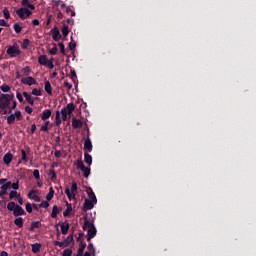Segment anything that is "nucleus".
<instances>
[{
  "label": "nucleus",
  "instance_id": "obj_1",
  "mask_svg": "<svg viewBox=\"0 0 256 256\" xmlns=\"http://www.w3.org/2000/svg\"><path fill=\"white\" fill-rule=\"evenodd\" d=\"M86 193L89 197V199H85L83 209L84 211H90V209H93L95 205L97 204V196H95V192L91 188H88L86 190Z\"/></svg>",
  "mask_w": 256,
  "mask_h": 256
},
{
  "label": "nucleus",
  "instance_id": "obj_2",
  "mask_svg": "<svg viewBox=\"0 0 256 256\" xmlns=\"http://www.w3.org/2000/svg\"><path fill=\"white\" fill-rule=\"evenodd\" d=\"M15 99V94L13 92L2 94L0 96V111H5V109H9V105H11V101Z\"/></svg>",
  "mask_w": 256,
  "mask_h": 256
},
{
  "label": "nucleus",
  "instance_id": "obj_3",
  "mask_svg": "<svg viewBox=\"0 0 256 256\" xmlns=\"http://www.w3.org/2000/svg\"><path fill=\"white\" fill-rule=\"evenodd\" d=\"M83 229L88 233V241H91L97 235V229L91 220L85 219Z\"/></svg>",
  "mask_w": 256,
  "mask_h": 256
},
{
  "label": "nucleus",
  "instance_id": "obj_4",
  "mask_svg": "<svg viewBox=\"0 0 256 256\" xmlns=\"http://www.w3.org/2000/svg\"><path fill=\"white\" fill-rule=\"evenodd\" d=\"M73 111H75V104H67V106L61 110L62 121H67V115H71Z\"/></svg>",
  "mask_w": 256,
  "mask_h": 256
},
{
  "label": "nucleus",
  "instance_id": "obj_5",
  "mask_svg": "<svg viewBox=\"0 0 256 256\" xmlns=\"http://www.w3.org/2000/svg\"><path fill=\"white\" fill-rule=\"evenodd\" d=\"M6 53L9 55V57H19L21 54V50H19V44L14 43L12 46H9L6 50Z\"/></svg>",
  "mask_w": 256,
  "mask_h": 256
},
{
  "label": "nucleus",
  "instance_id": "obj_6",
  "mask_svg": "<svg viewBox=\"0 0 256 256\" xmlns=\"http://www.w3.org/2000/svg\"><path fill=\"white\" fill-rule=\"evenodd\" d=\"M76 167L77 169H80V171H82L85 178L91 175V169L89 167H86V165L83 163V160H77Z\"/></svg>",
  "mask_w": 256,
  "mask_h": 256
},
{
  "label": "nucleus",
  "instance_id": "obj_7",
  "mask_svg": "<svg viewBox=\"0 0 256 256\" xmlns=\"http://www.w3.org/2000/svg\"><path fill=\"white\" fill-rule=\"evenodd\" d=\"M32 13L33 12H31L29 10V8H25V7H21L20 9H18L16 11V15H18V17H20L23 20L29 19V17H31Z\"/></svg>",
  "mask_w": 256,
  "mask_h": 256
},
{
  "label": "nucleus",
  "instance_id": "obj_8",
  "mask_svg": "<svg viewBox=\"0 0 256 256\" xmlns=\"http://www.w3.org/2000/svg\"><path fill=\"white\" fill-rule=\"evenodd\" d=\"M75 193H77V183L72 182L71 189L65 188V194L67 195L68 199L71 201L75 199Z\"/></svg>",
  "mask_w": 256,
  "mask_h": 256
},
{
  "label": "nucleus",
  "instance_id": "obj_9",
  "mask_svg": "<svg viewBox=\"0 0 256 256\" xmlns=\"http://www.w3.org/2000/svg\"><path fill=\"white\" fill-rule=\"evenodd\" d=\"M21 83H23V85H28L29 87H31V85H37V80H35V78L28 76V77H23L21 79Z\"/></svg>",
  "mask_w": 256,
  "mask_h": 256
},
{
  "label": "nucleus",
  "instance_id": "obj_10",
  "mask_svg": "<svg viewBox=\"0 0 256 256\" xmlns=\"http://www.w3.org/2000/svg\"><path fill=\"white\" fill-rule=\"evenodd\" d=\"M52 39L54 41H59L61 39V33L57 27L51 29Z\"/></svg>",
  "mask_w": 256,
  "mask_h": 256
},
{
  "label": "nucleus",
  "instance_id": "obj_11",
  "mask_svg": "<svg viewBox=\"0 0 256 256\" xmlns=\"http://www.w3.org/2000/svg\"><path fill=\"white\" fill-rule=\"evenodd\" d=\"M84 149L88 153H91L93 151V144L91 143V139L90 138H86V140L84 142Z\"/></svg>",
  "mask_w": 256,
  "mask_h": 256
},
{
  "label": "nucleus",
  "instance_id": "obj_12",
  "mask_svg": "<svg viewBox=\"0 0 256 256\" xmlns=\"http://www.w3.org/2000/svg\"><path fill=\"white\" fill-rule=\"evenodd\" d=\"M72 127L73 129H81L83 127V121L77 118L72 119Z\"/></svg>",
  "mask_w": 256,
  "mask_h": 256
},
{
  "label": "nucleus",
  "instance_id": "obj_13",
  "mask_svg": "<svg viewBox=\"0 0 256 256\" xmlns=\"http://www.w3.org/2000/svg\"><path fill=\"white\" fill-rule=\"evenodd\" d=\"M13 161V154L11 152H8L3 157V163L4 165H9Z\"/></svg>",
  "mask_w": 256,
  "mask_h": 256
},
{
  "label": "nucleus",
  "instance_id": "obj_14",
  "mask_svg": "<svg viewBox=\"0 0 256 256\" xmlns=\"http://www.w3.org/2000/svg\"><path fill=\"white\" fill-rule=\"evenodd\" d=\"M28 197L35 201L36 203L41 202V197L35 193V190H32L28 193Z\"/></svg>",
  "mask_w": 256,
  "mask_h": 256
},
{
  "label": "nucleus",
  "instance_id": "obj_15",
  "mask_svg": "<svg viewBox=\"0 0 256 256\" xmlns=\"http://www.w3.org/2000/svg\"><path fill=\"white\" fill-rule=\"evenodd\" d=\"M10 187H11V182H7L6 184H3L0 190V197H3V195H6L7 189H9Z\"/></svg>",
  "mask_w": 256,
  "mask_h": 256
},
{
  "label": "nucleus",
  "instance_id": "obj_16",
  "mask_svg": "<svg viewBox=\"0 0 256 256\" xmlns=\"http://www.w3.org/2000/svg\"><path fill=\"white\" fill-rule=\"evenodd\" d=\"M14 215L15 217H19L20 215H25V210H23V207L16 205L14 208Z\"/></svg>",
  "mask_w": 256,
  "mask_h": 256
},
{
  "label": "nucleus",
  "instance_id": "obj_17",
  "mask_svg": "<svg viewBox=\"0 0 256 256\" xmlns=\"http://www.w3.org/2000/svg\"><path fill=\"white\" fill-rule=\"evenodd\" d=\"M21 3L26 9H31L32 11H35V5L31 4L29 0H22Z\"/></svg>",
  "mask_w": 256,
  "mask_h": 256
},
{
  "label": "nucleus",
  "instance_id": "obj_18",
  "mask_svg": "<svg viewBox=\"0 0 256 256\" xmlns=\"http://www.w3.org/2000/svg\"><path fill=\"white\" fill-rule=\"evenodd\" d=\"M49 60H47V55H41L38 57L39 65H43L44 67L47 66Z\"/></svg>",
  "mask_w": 256,
  "mask_h": 256
},
{
  "label": "nucleus",
  "instance_id": "obj_19",
  "mask_svg": "<svg viewBox=\"0 0 256 256\" xmlns=\"http://www.w3.org/2000/svg\"><path fill=\"white\" fill-rule=\"evenodd\" d=\"M91 255L95 256V248L93 247V244H89L88 245V252H86L84 255L82 253L81 256H91Z\"/></svg>",
  "mask_w": 256,
  "mask_h": 256
},
{
  "label": "nucleus",
  "instance_id": "obj_20",
  "mask_svg": "<svg viewBox=\"0 0 256 256\" xmlns=\"http://www.w3.org/2000/svg\"><path fill=\"white\" fill-rule=\"evenodd\" d=\"M49 117H51V110L49 109L44 110L41 116L42 121H48L47 119H49Z\"/></svg>",
  "mask_w": 256,
  "mask_h": 256
},
{
  "label": "nucleus",
  "instance_id": "obj_21",
  "mask_svg": "<svg viewBox=\"0 0 256 256\" xmlns=\"http://www.w3.org/2000/svg\"><path fill=\"white\" fill-rule=\"evenodd\" d=\"M61 232H62V235H67V233H69V223L68 222L61 224Z\"/></svg>",
  "mask_w": 256,
  "mask_h": 256
},
{
  "label": "nucleus",
  "instance_id": "obj_22",
  "mask_svg": "<svg viewBox=\"0 0 256 256\" xmlns=\"http://www.w3.org/2000/svg\"><path fill=\"white\" fill-rule=\"evenodd\" d=\"M84 161L87 165L91 166L93 163V157L89 153L84 154Z\"/></svg>",
  "mask_w": 256,
  "mask_h": 256
},
{
  "label": "nucleus",
  "instance_id": "obj_23",
  "mask_svg": "<svg viewBox=\"0 0 256 256\" xmlns=\"http://www.w3.org/2000/svg\"><path fill=\"white\" fill-rule=\"evenodd\" d=\"M23 95H24L26 101H28L30 103V105H33L35 103V98H33V96H31V94H29L27 92H23Z\"/></svg>",
  "mask_w": 256,
  "mask_h": 256
},
{
  "label": "nucleus",
  "instance_id": "obj_24",
  "mask_svg": "<svg viewBox=\"0 0 256 256\" xmlns=\"http://www.w3.org/2000/svg\"><path fill=\"white\" fill-rule=\"evenodd\" d=\"M44 90L46 91V93H48V95H52L53 94V90L51 88V82H49V81L45 82Z\"/></svg>",
  "mask_w": 256,
  "mask_h": 256
},
{
  "label": "nucleus",
  "instance_id": "obj_25",
  "mask_svg": "<svg viewBox=\"0 0 256 256\" xmlns=\"http://www.w3.org/2000/svg\"><path fill=\"white\" fill-rule=\"evenodd\" d=\"M72 211H73V206H71V204L67 203V208L63 212L64 217H69V215H71Z\"/></svg>",
  "mask_w": 256,
  "mask_h": 256
},
{
  "label": "nucleus",
  "instance_id": "obj_26",
  "mask_svg": "<svg viewBox=\"0 0 256 256\" xmlns=\"http://www.w3.org/2000/svg\"><path fill=\"white\" fill-rule=\"evenodd\" d=\"M52 3L55 5V7H59V5L62 7V9H65L67 7V4L63 2L62 0H53Z\"/></svg>",
  "mask_w": 256,
  "mask_h": 256
},
{
  "label": "nucleus",
  "instance_id": "obj_27",
  "mask_svg": "<svg viewBox=\"0 0 256 256\" xmlns=\"http://www.w3.org/2000/svg\"><path fill=\"white\" fill-rule=\"evenodd\" d=\"M32 247V253H39L41 251V244L35 243L31 245Z\"/></svg>",
  "mask_w": 256,
  "mask_h": 256
},
{
  "label": "nucleus",
  "instance_id": "obj_28",
  "mask_svg": "<svg viewBox=\"0 0 256 256\" xmlns=\"http://www.w3.org/2000/svg\"><path fill=\"white\" fill-rule=\"evenodd\" d=\"M87 247V244L85 242H81V245L78 249L77 255L76 256H81L83 251H85V248Z\"/></svg>",
  "mask_w": 256,
  "mask_h": 256
},
{
  "label": "nucleus",
  "instance_id": "obj_29",
  "mask_svg": "<svg viewBox=\"0 0 256 256\" xmlns=\"http://www.w3.org/2000/svg\"><path fill=\"white\" fill-rule=\"evenodd\" d=\"M1 91H3V93H11V86L7 85V84H3L0 87Z\"/></svg>",
  "mask_w": 256,
  "mask_h": 256
},
{
  "label": "nucleus",
  "instance_id": "obj_30",
  "mask_svg": "<svg viewBox=\"0 0 256 256\" xmlns=\"http://www.w3.org/2000/svg\"><path fill=\"white\" fill-rule=\"evenodd\" d=\"M54 195H55V191L53 190V187H50L49 192L46 195L47 201H51V199H53Z\"/></svg>",
  "mask_w": 256,
  "mask_h": 256
},
{
  "label": "nucleus",
  "instance_id": "obj_31",
  "mask_svg": "<svg viewBox=\"0 0 256 256\" xmlns=\"http://www.w3.org/2000/svg\"><path fill=\"white\" fill-rule=\"evenodd\" d=\"M14 224L16 225V227H23V218L21 217H18L14 220Z\"/></svg>",
  "mask_w": 256,
  "mask_h": 256
},
{
  "label": "nucleus",
  "instance_id": "obj_32",
  "mask_svg": "<svg viewBox=\"0 0 256 256\" xmlns=\"http://www.w3.org/2000/svg\"><path fill=\"white\" fill-rule=\"evenodd\" d=\"M57 215H59V208L57 206H53L52 213H51L52 219H55V217H57Z\"/></svg>",
  "mask_w": 256,
  "mask_h": 256
},
{
  "label": "nucleus",
  "instance_id": "obj_33",
  "mask_svg": "<svg viewBox=\"0 0 256 256\" xmlns=\"http://www.w3.org/2000/svg\"><path fill=\"white\" fill-rule=\"evenodd\" d=\"M49 55H57V44H54L53 48H48Z\"/></svg>",
  "mask_w": 256,
  "mask_h": 256
},
{
  "label": "nucleus",
  "instance_id": "obj_34",
  "mask_svg": "<svg viewBox=\"0 0 256 256\" xmlns=\"http://www.w3.org/2000/svg\"><path fill=\"white\" fill-rule=\"evenodd\" d=\"M40 131H49V120L44 121V124L40 128Z\"/></svg>",
  "mask_w": 256,
  "mask_h": 256
},
{
  "label": "nucleus",
  "instance_id": "obj_35",
  "mask_svg": "<svg viewBox=\"0 0 256 256\" xmlns=\"http://www.w3.org/2000/svg\"><path fill=\"white\" fill-rule=\"evenodd\" d=\"M21 73H23V75L27 77L31 73V68L29 66H26L21 70Z\"/></svg>",
  "mask_w": 256,
  "mask_h": 256
},
{
  "label": "nucleus",
  "instance_id": "obj_36",
  "mask_svg": "<svg viewBox=\"0 0 256 256\" xmlns=\"http://www.w3.org/2000/svg\"><path fill=\"white\" fill-rule=\"evenodd\" d=\"M62 35L64 37H67V35H69V26L63 25V27H62Z\"/></svg>",
  "mask_w": 256,
  "mask_h": 256
},
{
  "label": "nucleus",
  "instance_id": "obj_37",
  "mask_svg": "<svg viewBox=\"0 0 256 256\" xmlns=\"http://www.w3.org/2000/svg\"><path fill=\"white\" fill-rule=\"evenodd\" d=\"M15 116L13 115V114H11V115H9L8 117H7V123H8V125H13V123H15Z\"/></svg>",
  "mask_w": 256,
  "mask_h": 256
},
{
  "label": "nucleus",
  "instance_id": "obj_38",
  "mask_svg": "<svg viewBox=\"0 0 256 256\" xmlns=\"http://www.w3.org/2000/svg\"><path fill=\"white\" fill-rule=\"evenodd\" d=\"M64 243L66 244V247H69L71 243H73V236L69 235L67 238L64 240Z\"/></svg>",
  "mask_w": 256,
  "mask_h": 256
},
{
  "label": "nucleus",
  "instance_id": "obj_39",
  "mask_svg": "<svg viewBox=\"0 0 256 256\" xmlns=\"http://www.w3.org/2000/svg\"><path fill=\"white\" fill-rule=\"evenodd\" d=\"M19 195H21V194L17 193L16 190H13L9 194V199H15V198L17 199L19 197Z\"/></svg>",
  "mask_w": 256,
  "mask_h": 256
},
{
  "label": "nucleus",
  "instance_id": "obj_40",
  "mask_svg": "<svg viewBox=\"0 0 256 256\" xmlns=\"http://www.w3.org/2000/svg\"><path fill=\"white\" fill-rule=\"evenodd\" d=\"M56 125L59 127L61 125V112H56Z\"/></svg>",
  "mask_w": 256,
  "mask_h": 256
},
{
  "label": "nucleus",
  "instance_id": "obj_41",
  "mask_svg": "<svg viewBox=\"0 0 256 256\" xmlns=\"http://www.w3.org/2000/svg\"><path fill=\"white\" fill-rule=\"evenodd\" d=\"M17 207V205H15V202H10L7 205V209L8 211H15V208Z\"/></svg>",
  "mask_w": 256,
  "mask_h": 256
},
{
  "label": "nucleus",
  "instance_id": "obj_42",
  "mask_svg": "<svg viewBox=\"0 0 256 256\" xmlns=\"http://www.w3.org/2000/svg\"><path fill=\"white\" fill-rule=\"evenodd\" d=\"M35 229H39V222H32L30 226V231H35Z\"/></svg>",
  "mask_w": 256,
  "mask_h": 256
},
{
  "label": "nucleus",
  "instance_id": "obj_43",
  "mask_svg": "<svg viewBox=\"0 0 256 256\" xmlns=\"http://www.w3.org/2000/svg\"><path fill=\"white\" fill-rule=\"evenodd\" d=\"M66 13L71 15V17H75V11L71 7H66Z\"/></svg>",
  "mask_w": 256,
  "mask_h": 256
},
{
  "label": "nucleus",
  "instance_id": "obj_44",
  "mask_svg": "<svg viewBox=\"0 0 256 256\" xmlns=\"http://www.w3.org/2000/svg\"><path fill=\"white\" fill-rule=\"evenodd\" d=\"M32 95H35L36 97H41V95H42L41 90L34 88L32 90Z\"/></svg>",
  "mask_w": 256,
  "mask_h": 256
},
{
  "label": "nucleus",
  "instance_id": "obj_45",
  "mask_svg": "<svg viewBox=\"0 0 256 256\" xmlns=\"http://www.w3.org/2000/svg\"><path fill=\"white\" fill-rule=\"evenodd\" d=\"M3 15H4L5 19H11V14L9 13V9L4 8Z\"/></svg>",
  "mask_w": 256,
  "mask_h": 256
},
{
  "label": "nucleus",
  "instance_id": "obj_46",
  "mask_svg": "<svg viewBox=\"0 0 256 256\" xmlns=\"http://www.w3.org/2000/svg\"><path fill=\"white\" fill-rule=\"evenodd\" d=\"M58 47L60 49V53H62V55H65V44H63V42H60L58 44Z\"/></svg>",
  "mask_w": 256,
  "mask_h": 256
},
{
  "label": "nucleus",
  "instance_id": "obj_47",
  "mask_svg": "<svg viewBox=\"0 0 256 256\" xmlns=\"http://www.w3.org/2000/svg\"><path fill=\"white\" fill-rule=\"evenodd\" d=\"M13 116L15 117V119H17L18 121H21V111L16 110L13 114Z\"/></svg>",
  "mask_w": 256,
  "mask_h": 256
},
{
  "label": "nucleus",
  "instance_id": "obj_48",
  "mask_svg": "<svg viewBox=\"0 0 256 256\" xmlns=\"http://www.w3.org/2000/svg\"><path fill=\"white\" fill-rule=\"evenodd\" d=\"M48 176L50 177V179H56L57 174H55V170H50Z\"/></svg>",
  "mask_w": 256,
  "mask_h": 256
},
{
  "label": "nucleus",
  "instance_id": "obj_49",
  "mask_svg": "<svg viewBox=\"0 0 256 256\" xmlns=\"http://www.w3.org/2000/svg\"><path fill=\"white\" fill-rule=\"evenodd\" d=\"M54 244L57 245L58 247H67L65 240L63 242L55 241Z\"/></svg>",
  "mask_w": 256,
  "mask_h": 256
},
{
  "label": "nucleus",
  "instance_id": "obj_50",
  "mask_svg": "<svg viewBox=\"0 0 256 256\" xmlns=\"http://www.w3.org/2000/svg\"><path fill=\"white\" fill-rule=\"evenodd\" d=\"M70 78L72 79V81H77V74L75 73V71H71L70 72Z\"/></svg>",
  "mask_w": 256,
  "mask_h": 256
},
{
  "label": "nucleus",
  "instance_id": "obj_51",
  "mask_svg": "<svg viewBox=\"0 0 256 256\" xmlns=\"http://www.w3.org/2000/svg\"><path fill=\"white\" fill-rule=\"evenodd\" d=\"M77 47V43H75V41H71L69 43V49L70 51H73V49H75Z\"/></svg>",
  "mask_w": 256,
  "mask_h": 256
},
{
  "label": "nucleus",
  "instance_id": "obj_52",
  "mask_svg": "<svg viewBox=\"0 0 256 256\" xmlns=\"http://www.w3.org/2000/svg\"><path fill=\"white\" fill-rule=\"evenodd\" d=\"M10 187H12V189H14V191H17V189H19V181L15 182V183H11Z\"/></svg>",
  "mask_w": 256,
  "mask_h": 256
},
{
  "label": "nucleus",
  "instance_id": "obj_53",
  "mask_svg": "<svg viewBox=\"0 0 256 256\" xmlns=\"http://www.w3.org/2000/svg\"><path fill=\"white\" fill-rule=\"evenodd\" d=\"M73 254V251L71 249H65L63 252V256H71Z\"/></svg>",
  "mask_w": 256,
  "mask_h": 256
},
{
  "label": "nucleus",
  "instance_id": "obj_54",
  "mask_svg": "<svg viewBox=\"0 0 256 256\" xmlns=\"http://www.w3.org/2000/svg\"><path fill=\"white\" fill-rule=\"evenodd\" d=\"M40 207H42V209H47V207H49V202L48 201H42L40 204Z\"/></svg>",
  "mask_w": 256,
  "mask_h": 256
},
{
  "label": "nucleus",
  "instance_id": "obj_55",
  "mask_svg": "<svg viewBox=\"0 0 256 256\" xmlns=\"http://www.w3.org/2000/svg\"><path fill=\"white\" fill-rule=\"evenodd\" d=\"M21 27H20V25L19 24H14V31L16 32V33H21Z\"/></svg>",
  "mask_w": 256,
  "mask_h": 256
},
{
  "label": "nucleus",
  "instance_id": "obj_56",
  "mask_svg": "<svg viewBox=\"0 0 256 256\" xmlns=\"http://www.w3.org/2000/svg\"><path fill=\"white\" fill-rule=\"evenodd\" d=\"M46 66L49 68V69H53L55 67V65L53 64V60H48Z\"/></svg>",
  "mask_w": 256,
  "mask_h": 256
},
{
  "label": "nucleus",
  "instance_id": "obj_57",
  "mask_svg": "<svg viewBox=\"0 0 256 256\" xmlns=\"http://www.w3.org/2000/svg\"><path fill=\"white\" fill-rule=\"evenodd\" d=\"M54 156L59 159L60 157H63V153L60 150H56L54 152Z\"/></svg>",
  "mask_w": 256,
  "mask_h": 256
},
{
  "label": "nucleus",
  "instance_id": "obj_58",
  "mask_svg": "<svg viewBox=\"0 0 256 256\" xmlns=\"http://www.w3.org/2000/svg\"><path fill=\"white\" fill-rule=\"evenodd\" d=\"M26 211H27L28 213H31V212L33 211V207L31 206V203H27V204H26Z\"/></svg>",
  "mask_w": 256,
  "mask_h": 256
},
{
  "label": "nucleus",
  "instance_id": "obj_59",
  "mask_svg": "<svg viewBox=\"0 0 256 256\" xmlns=\"http://www.w3.org/2000/svg\"><path fill=\"white\" fill-rule=\"evenodd\" d=\"M33 177H34L35 179H40L39 170H34V171H33Z\"/></svg>",
  "mask_w": 256,
  "mask_h": 256
},
{
  "label": "nucleus",
  "instance_id": "obj_60",
  "mask_svg": "<svg viewBox=\"0 0 256 256\" xmlns=\"http://www.w3.org/2000/svg\"><path fill=\"white\" fill-rule=\"evenodd\" d=\"M21 153H22V161L27 162V152H25V150H21Z\"/></svg>",
  "mask_w": 256,
  "mask_h": 256
},
{
  "label": "nucleus",
  "instance_id": "obj_61",
  "mask_svg": "<svg viewBox=\"0 0 256 256\" xmlns=\"http://www.w3.org/2000/svg\"><path fill=\"white\" fill-rule=\"evenodd\" d=\"M22 47H24V49H27V47H29V39H25L23 41Z\"/></svg>",
  "mask_w": 256,
  "mask_h": 256
},
{
  "label": "nucleus",
  "instance_id": "obj_62",
  "mask_svg": "<svg viewBox=\"0 0 256 256\" xmlns=\"http://www.w3.org/2000/svg\"><path fill=\"white\" fill-rule=\"evenodd\" d=\"M25 111H26V113H28L29 115H31V113H33V108H31L30 106H26V107H25Z\"/></svg>",
  "mask_w": 256,
  "mask_h": 256
},
{
  "label": "nucleus",
  "instance_id": "obj_63",
  "mask_svg": "<svg viewBox=\"0 0 256 256\" xmlns=\"http://www.w3.org/2000/svg\"><path fill=\"white\" fill-rule=\"evenodd\" d=\"M16 97H17L18 101H20V103H23V95H21V93L18 92L16 94Z\"/></svg>",
  "mask_w": 256,
  "mask_h": 256
},
{
  "label": "nucleus",
  "instance_id": "obj_64",
  "mask_svg": "<svg viewBox=\"0 0 256 256\" xmlns=\"http://www.w3.org/2000/svg\"><path fill=\"white\" fill-rule=\"evenodd\" d=\"M0 26L1 27H7L8 26L7 21H5L3 19H0Z\"/></svg>",
  "mask_w": 256,
  "mask_h": 256
}]
</instances>
